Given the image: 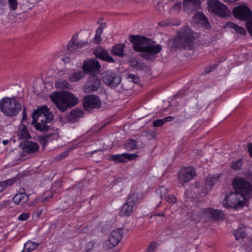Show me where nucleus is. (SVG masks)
<instances>
[{"label":"nucleus","instance_id":"nucleus-1","mask_svg":"<svg viewBox=\"0 0 252 252\" xmlns=\"http://www.w3.org/2000/svg\"><path fill=\"white\" fill-rule=\"evenodd\" d=\"M54 116L49 109L44 105L34 110L32 114V123L40 131L48 129L53 120Z\"/></svg>","mask_w":252,"mask_h":252},{"label":"nucleus","instance_id":"nucleus-2","mask_svg":"<svg viewBox=\"0 0 252 252\" xmlns=\"http://www.w3.org/2000/svg\"><path fill=\"white\" fill-rule=\"evenodd\" d=\"M50 98L62 112L76 105L78 102V98L69 92H55L50 95Z\"/></svg>","mask_w":252,"mask_h":252},{"label":"nucleus","instance_id":"nucleus-3","mask_svg":"<svg viewBox=\"0 0 252 252\" xmlns=\"http://www.w3.org/2000/svg\"><path fill=\"white\" fill-rule=\"evenodd\" d=\"M129 40L133 43V48L136 51L158 53L161 50L160 45L153 46V41L144 36L130 35L129 37Z\"/></svg>","mask_w":252,"mask_h":252},{"label":"nucleus","instance_id":"nucleus-4","mask_svg":"<svg viewBox=\"0 0 252 252\" xmlns=\"http://www.w3.org/2000/svg\"><path fill=\"white\" fill-rule=\"evenodd\" d=\"M194 37L188 26H184L181 29L179 35L173 40L172 48L175 50L178 49H190L192 47Z\"/></svg>","mask_w":252,"mask_h":252},{"label":"nucleus","instance_id":"nucleus-5","mask_svg":"<svg viewBox=\"0 0 252 252\" xmlns=\"http://www.w3.org/2000/svg\"><path fill=\"white\" fill-rule=\"evenodd\" d=\"M21 103L14 98L4 97L0 100V109L7 117H13L21 110Z\"/></svg>","mask_w":252,"mask_h":252},{"label":"nucleus","instance_id":"nucleus-6","mask_svg":"<svg viewBox=\"0 0 252 252\" xmlns=\"http://www.w3.org/2000/svg\"><path fill=\"white\" fill-rule=\"evenodd\" d=\"M245 196L242 193L233 192L226 196L223 201L225 207L239 208L244 205Z\"/></svg>","mask_w":252,"mask_h":252},{"label":"nucleus","instance_id":"nucleus-7","mask_svg":"<svg viewBox=\"0 0 252 252\" xmlns=\"http://www.w3.org/2000/svg\"><path fill=\"white\" fill-rule=\"evenodd\" d=\"M101 85V79L96 75H92L87 78L86 82L83 86V90L85 93L90 94L96 91Z\"/></svg>","mask_w":252,"mask_h":252},{"label":"nucleus","instance_id":"nucleus-8","mask_svg":"<svg viewBox=\"0 0 252 252\" xmlns=\"http://www.w3.org/2000/svg\"><path fill=\"white\" fill-rule=\"evenodd\" d=\"M232 184L235 191L242 193L245 196L252 190L251 184L243 178H235L233 180Z\"/></svg>","mask_w":252,"mask_h":252},{"label":"nucleus","instance_id":"nucleus-9","mask_svg":"<svg viewBox=\"0 0 252 252\" xmlns=\"http://www.w3.org/2000/svg\"><path fill=\"white\" fill-rule=\"evenodd\" d=\"M232 13L235 18L243 21H247L251 19L252 16V10L246 5H239L234 7Z\"/></svg>","mask_w":252,"mask_h":252},{"label":"nucleus","instance_id":"nucleus-10","mask_svg":"<svg viewBox=\"0 0 252 252\" xmlns=\"http://www.w3.org/2000/svg\"><path fill=\"white\" fill-rule=\"evenodd\" d=\"M208 9L221 17L226 16L227 7L219 0H209L208 3Z\"/></svg>","mask_w":252,"mask_h":252},{"label":"nucleus","instance_id":"nucleus-11","mask_svg":"<svg viewBox=\"0 0 252 252\" xmlns=\"http://www.w3.org/2000/svg\"><path fill=\"white\" fill-rule=\"evenodd\" d=\"M195 170L191 167H183L178 172V181L180 184H184L193 179L195 176Z\"/></svg>","mask_w":252,"mask_h":252},{"label":"nucleus","instance_id":"nucleus-12","mask_svg":"<svg viewBox=\"0 0 252 252\" xmlns=\"http://www.w3.org/2000/svg\"><path fill=\"white\" fill-rule=\"evenodd\" d=\"M83 105L86 110L99 108L101 105L99 98L94 95H88L83 98Z\"/></svg>","mask_w":252,"mask_h":252},{"label":"nucleus","instance_id":"nucleus-13","mask_svg":"<svg viewBox=\"0 0 252 252\" xmlns=\"http://www.w3.org/2000/svg\"><path fill=\"white\" fill-rule=\"evenodd\" d=\"M198 216L201 218H212L214 220H219L223 217V213L220 210L207 208L200 210Z\"/></svg>","mask_w":252,"mask_h":252},{"label":"nucleus","instance_id":"nucleus-14","mask_svg":"<svg viewBox=\"0 0 252 252\" xmlns=\"http://www.w3.org/2000/svg\"><path fill=\"white\" fill-rule=\"evenodd\" d=\"M100 67L101 66L97 60L88 59L84 62L82 69L86 74L98 72Z\"/></svg>","mask_w":252,"mask_h":252},{"label":"nucleus","instance_id":"nucleus-15","mask_svg":"<svg viewBox=\"0 0 252 252\" xmlns=\"http://www.w3.org/2000/svg\"><path fill=\"white\" fill-rule=\"evenodd\" d=\"M103 81L107 85L116 87L121 82V78L115 73L111 71H107L104 74Z\"/></svg>","mask_w":252,"mask_h":252},{"label":"nucleus","instance_id":"nucleus-16","mask_svg":"<svg viewBox=\"0 0 252 252\" xmlns=\"http://www.w3.org/2000/svg\"><path fill=\"white\" fill-rule=\"evenodd\" d=\"M137 157V156L136 154L125 153L122 154L111 155L109 156L108 159L115 162L124 163L126 162V159L132 160Z\"/></svg>","mask_w":252,"mask_h":252},{"label":"nucleus","instance_id":"nucleus-17","mask_svg":"<svg viewBox=\"0 0 252 252\" xmlns=\"http://www.w3.org/2000/svg\"><path fill=\"white\" fill-rule=\"evenodd\" d=\"M183 5L185 10L191 12L201 7L200 0H184Z\"/></svg>","mask_w":252,"mask_h":252},{"label":"nucleus","instance_id":"nucleus-18","mask_svg":"<svg viewBox=\"0 0 252 252\" xmlns=\"http://www.w3.org/2000/svg\"><path fill=\"white\" fill-rule=\"evenodd\" d=\"M124 231L122 229H117L112 231L110 234L109 241L114 247L117 245L122 240Z\"/></svg>","mask_w":252,"mask_h":252},{"label":"nucleus","instance_id":"nucleus-19","mask_svg":"<svg viewBox=\"0 0 252 252\" xmlns=\"http://www.w3.org/2000/svg\"><path fill=\"white\" fill-rule=\"evenodd\" d=\"M77 36L74 35L67 44V50L69 52H74L88 43L87 42H77Z\"/></svg>","mask_w":252,"mask_h":252},{"label":"nucleus","instance_id":"nucleus-20","mask_svg":"<svg viewBox=\"0 0 252 252\" xmlns=\"http://www.w3.org/2000/svg\"><path fill=\"white\" fill-rule=\"evenodd\" d=\"M83 115V111L78 108L72 109L68 115L69 122L74 123Z\"/></svg>","mask_w":252,"mask_h":252},{"label":"nucleus","instance_id":"nucleus-21","mask_svg":"<svg viewBox=\"0 0 252 252\" xmlns=\"http://www.w3.org/2000/svg\"><path fill=\"white\" fill-rule=\"evenodd\" d=\"M29 195L25 192L17 193L13 196V201L15 204L22 205L29 200Z\"/></svg>","mask_w":252,"mask_h":252},{"label":"nucleus","instance_id":"nucleus-22","mask_svg":"<svg viewBox=\"0 0 252 252\" xmlns=\"http://www.w3.org/2000/svg\"><path fill=\"white\" fill-rule=\"evenodd\" d=\"M17 135L18 138L20 140L28 139L31 138L27 127L25 124H21L19 126Z\"/></svg>","mask_w":252,"mask_h":252},{"label":"nucleus","instance_id":"nucleus-23","mask_svg":"<svg viewBox=\"0 0 252 252\" xmlns=\"http://www.w3.org/2000/svg\"><path fill=\"white\" fill-rule=\"evenodd\" d=\"M85 76V72L83 70H76L69 75L68 80L70 82H76L83 79Z\"/></svg>","mask_w":252,"mask_h":252},{"label":"nucleus","instance_id":"nucleus-24","mask_svg":"<svg viewBox=\"0 0 252 252\" xmlns=\"http://www.w3.org/2000/svg\"><path fill=\"white\" fill-rule=\"evenodd\" d=\"M193 20L196 23H200L205 27L209 26L207 18L202 12H197L193 17Z\"/></svg>","mask_w":252,"mask_h":252},{"label":"nucleus","instance_id":"nucleus-25","mask_svg":"<svg viewBox=\"0 0 252 252\" xmlns=\"http://www.w3.org/2000/svg\"><path fill=\"white\" fill-rule=\"evenodd\" d=\"M23 148L26 152L33 153L38 151L39 146L36 143L27 141L25 142L24 147Z\"/></svg>","mask_w":252,"mask_h":252},{"label":"nucleus","instance_id":"nucleus-26","mask_svg":"<svg viewBox=\"0 0 252 252\" xmlns=\"http://www.w3.org/2000/svg\"><path fill=\"white\" fill-rule=\"evenodd\" d=\"M96 58H99L103 61H105L110 63H114V60L110 56L108 53L104 50H96L95 52Z\"/></svg>","mask_w":252,"mask_h":252},{"label":"nucleus","instance_id":"nucleus-27","mask_svg":"<svg viewBox=\"0 0 252 252\" xmlns=\"http://www.w3.org/2000/svg\"><path fill=\"white\" fill-rule=\"evenodd\" d=\"M226 27L228 28L233 29L236 32L240 33V34L244 35L246 34V31L244 28L239 26L233 22H227Z\"/></svg>","mask_w":252,"mask_h":252},{"label":"nucleus","instance_id":"nucleus-28","mask_svg":"<svg viewBox=\"0 0 252 252\" xmlns=\"http://www.w3.org/2000/svg\"><path fill=\"white\" fill-rule=\"evenodd\" d=\"M125 47V46L124 44H117L113 46L112 53L115 56L122 57L124 55Z\"/></svg>","mask_w":252,"mask_h":252},{"label":"nucleus","instance_id":"nucleus-29","mask_svg":"<svg viewBox=\"0 0 252 252\" xmlns=\"http://www.w3.org/2000/svg\"><path fill=\"white\" fill-rule=\"evenodd\" d=\"M133 205L126 202L120 211V215L122 216H129L133 212Z\"/></svg>","mask_w":252,"mask_h":252},{"label":"nucleus","instance_id":"nucleus-30","mask_svg":"<svg viewBox=\"0 0 252 252\" xmlns=\"http://www.w3.org/2000/svg\"><path fill=\"white\" fill-rule=\"evenodd\" d=\"M55 86L61 89H71L72 86L66 80L63 79H60L55 82Z\"/></svg>","mask_w":252,"mask_h":252},{"label":"nucleus","instance_id":"nucleus-31","mask_svg":"<svg viewBox=\"0 0 252 252\" xmlns=\"http://www.w3.org/2000/svg\"><path fill=\"white\" fill-rule=\"evenodd\" d=\"M220 175L219 174L215 175H209L206 178L205 183L207 185L212 186L219 182Z\"/></svg>","mask_w":252,"mask_h":252},{"label":"nucleus","instance_id":"nucleus-32","mask_svg":"<svg viewBox=\"0 0 252 252\" xmlns=\"http://www.w3.org/2000/svg\"><path fill=\"white\" fill-rule=\"evenodd\" d=\"M174 117L172 116H168L165 117L161 119H158L154 121L153 123V125L155 127H160L162 126L167 122H169L173 121Z\"/></svg>","mask_w":252,"mask_h":252},{"label":"nucleus","instance_id":"nucleus-33","mask_svg":"<svg viewBox=\"0 0 252 252\" xmlns=\"http://www.w3.org/2000/svg\"><path fill=\"white\" fill-rule=\"evenodd\" d=\"M129 62L131 63V66L137 70H145L147 68L146 64L143 63L138 62L135 59L131 58L129 60Z\"/></svg>","mask_w":252,"mask_h":252},{"label":"nucleus","instance_id":"nucleus-34","mask_svg":"<svg viewBox=\"0 0 252 252\" xmlns=\"http://www.w3.org/2000/svg\"><path fill=\"white\" fill-rule=\"evenodd\" d=\"M233 234L236 240H239L245 238L247 236L246 230L244 227H240L234 230L233 231Z\"/></svg>","mask_w":252,"mask_h":252},{"label":"nucleus","instance_id":"nucleus-35","mask_svg":"<svg viewBox=\"0 0 252 252\" xmlns=\"http://www.w3.org/2000/svg\"><path fill=\"white\" fill-rule=\"evenodd\" d=\"M38 245L39 244H37L31 241H28L24 245L23 251L25 252H31L34 250Z\"/></svg>","mask_w":252,"mask_h":252},{"label":"nucleus","instance_id":"nucleus-36","mask_svg":"<svg viewBox=\"0 0 252 252\" xmlns=\"http://www.w3.org/2000/svg\"><path fill=\"white\" fill-rule=\"evenodd\" d=\"M125 147L128 151H132L137 148V141L131 139H128L125 144Z\"/></svg>","mask_w":252,"mask_h":252},{"label":"nucleus","instance_id":"nucleus-37","mask_svg":"<svg viewBox=\"0 0 252 252\" xmlns=\"http://www.w3.org/2000/svg\"><path fill=\"white\" fill-rule=\"evenodd\" d=\"M15 181V180L14 179H10L4 181L0 182V192L5 189L8 186L12 185L14 184Z\"/></svg>","mask_w":252,"mask_h":252},{"label":"nucleus","instance_id":"nucleus-38","mask_svg":"<svg viewBox=\"0 0 252 252\" xmlns=\"http://www.w3.org/2000/svg\"><path fill=\"white\" fill-rule=\"evenodd\" d=\"M138 195L135 192H133L129 195L126 202L134 206L138 202Z\"/></svg>","mask_w":252,"mask_h":252},{"label":"nucleus","instance_id":"nucleus-39","mask_svg":"<svg viewBox=\"0 0 252 252\" xmlns=\"http://www.w3.org/2000/svg\"><path fill=\"white\" fill-rule=\"evenodd\" d=\"M157 53H154L152 52H143V53L140 55L142 58H145L148 61H152L155 59V55Z\"/></svg>","mask_w":252,"mask_h":252},{"label":"nucleus","instance_id":"nucleus-40","mask_svg":"<svg viewBox=\"0 0 252 252\" xmlns=\"http://www.w3.org/2000/svg\"><path fill=\"white\" fill-rule=\"evenodd\" d=\"M242 163L243 161L241 159L236 161H232L231 162V167L235 170L239 169L242 166Z\"/></svg>","mask_w":252,"mask_h":252},{"label":"nucleus","instance_id":"nucleus-41","mask_svg":"<svg viewBox=\"0 0 252 252\" xmlns=\"http://www.w3.org/2000/svg\"><path fill=\"white\" fill-rule=\"evenodd\" d=\"M11 201L5 200L0 202V211L3 209H7L10 207Z\"/></svg>","mask_w":252,"mask_h":252},{"label":"nucleus","instance_id":"nucleus-42","mask_svg":"<svg viewBox=\"0 0 252 252\" xmlns=\"http://www.w3.org/2000/svg\"><path fill=\"white\" fill-rule=\"evenodd\" d=\"M9 7L12 10H15L17 8L18 2L17 0H8Z\"/></svg>","mask_w":252,"mask_h":252},{"label":"nucleus","instance_id":"nucleus-43","mask_svg":"<svg viewBox=\"0 0 252 252\" xmlns=\"http://www.w3.org/2000/svg\"><path fill=\"white\" fill-rule=\"evenodd\" d=\"M157 193L159 194L160 196L162 197L167 193L168 189L164 187H160L157 189Z\"/></svg>","mask_w":252,"mask_h":252},{"label":"nucleus","instance_id":"nucleus-44","mask_svg":"<svg viewBox=\"0 0 252 252\" xmlns=\"http://www.w3.org/2000/svg\"><path fill=\"white\" fill-rule=\"evenodd\" d=\"M127 78L128 79L130 80L134 83H137L139 81V79L137 76L131 73L128 74L127 75Z\"/></svg>","mask_w":252,"mask_h":252},{"label":"nucleus","instance_id":"nucleus-45","mask_svg":"<svg viewBox=\"0 0 252 252\" xmlns=\"http://www.w3.org/2000/svg\"><path fill=\"white\" fill-rule=\"evenodd\" d=\"M165 200L169 203L172 204H174L176 202V198L173 195L166 196Z\"/></svg>","mask_w":252,"mask_h":252},{"label":"nucleus","instance_id":"nucleus-46","mask_svg":"<svg viewBox=\"0 0 252 252\" xmlns=\"http://www.w3.org/2000/svg\"><path fill=\"white\" fill-rule=\"evenodd\" d=\"M30 217V214L29 213H24L20 214L18 217L19 220L23 221L27 220Z\"/></svg>","mask_w":252,"mask_h":252},{"label":"nucleus","instance_id":"nucleus-47","mask_svg":"<svg viewBox=\"0 0 252 252\" xmlns=\"http://www.w3.org/2000/svg\"><path fill=\"white\" fill-rule=\"evenodd\" d=\"M246 27L249 33L252 36V19H250L247 21Z\"/></svg>","mask_w":252,"mask_h":252},{"label":"nucleus","instance_id":"nucleus-48","mask_svg":"<svg viewBox=\"0 0 252 252\" xmlns=\"http://www.w3.org/2000/svg\"><path fill=\"white\" fill-rule=\"evenodd\" d=\"M157 246V243L155 242H152L148 248L146 252H154Z\"/></svg>","mask_w":252,"mask_h":252},{"label":"nucleus","instance_id":"nucleus-49","mask_svg":"<svg viewBox=\"0 0 252 252\" xmlns=\"http://www.w3.org/2000/svg\"><path fill=\"white\" fill-rule=\"evenodd\" d=\"M252 243H251V246H247V247H241L238 250L239 252H252V246L251 245Z\"/></svg>","mask_w":252,"mask_h":252},{"label":"nucleus","instance_id":"nucleus-50","mask_svg":"<svg viewBox=\"0 0 252 252\" xmlns=\"http://www.w3.org/2000/svg\"><path fill=\"white\" fill-rule=\"evenodd\" d=\"M48 135H46L44 137H42L40 139V142L42 144L43 147H45L48 144Z\"/></svg>","mask_w":252,"mask_h":252},{"label":"nucleus","instance_id":"nucleus-51","mask_svg":"<svg viewBox=\"0 0 252 252\" xmlns=\"http://www.w3.org/2000/svg\"><path fill=\"white\" fill-rule=\"evenodd\" d=\"M105 26V25L104 23L101 24L100 26L97 29L95 33L101 35Z\"/></svg>","mask_w":252,"mask_h":252},{"label":"nucleus","instance_id":"nucleus-52","mask_svg":"<svg viewBox=\"0 0 252 252\" xmlns=\"http://www.w3.org/2000/svg\"><path fill=\"white\" fill-rule=\"evenodd\" d=\"M217 65H218V64H216V65L214 64V65L210 66L209 67L206 68L205 69L204 72L206 74L210 73L213 70L215 69Z\"/></svg>","mask_w":252,"mask_h":252},{"label":"nucleus","instance_id":"nucleus-53","mask_svg":"<svg viewBox=\"0 0 252 252\" xmlns=\"http://www.w3.org/2000/svg\"><path fill=\"white\" fill-rule=\"evenodd\" d=\"M101 35L95 33V36L94 38V42L95 43L98 44L101 42Z\"/></svg>","mask_w":252,"mask_h":252},{"label":"nucleus","instance_id":"nucleus-54","mask_svg":"<svg viewBox=\"0 0 252 252\" xmlns=\"http://www.w3.org/2000/svg\"><path fill=\"white\" fill-rule=\"evenodd\" d=\"M68 155V152L67 151H64L59 155L60 159H63L66 157Z\"/></svg>","mask_w":252,"mask_h":252},{"label":"nucleus","instance_id":"nucleus-55","mask_svg":"<svg viewBox=\"0 0 252 252\" xmlns=\"http://www.w3.org/2000/svg\"><path fill=\"white\" fill-rule=\"evenodd\" d=\"M247 148L250 156L252 157V142L248 145Z\"/></svg>","mask_w":252,"mask_h":252},{"label":"nucleus","instance_id":"nucleus-56","mask_svg":"<svg viewBox=\"0 0 252 252\" xmlns=\"http://www.w3.org/2000/svg\"><path fill=\"white\" fill-rule=\"evenodd\" d=\"M62 60L65 63H69L70 61H71V60H70V58L67 56L66 57H64L63 58H62Z\"/></svg>","mask_w":252,"mask_h":252},{"label":"nucleus","instance_id":"nucleus-57","mask_svg":"<svg viewBox=\"0 0 252 252\" xmlns=\"http://www.w3.org/2000/svg\"><path fill=\"white\" fill-rule=\"evenodd\" d=\"M43 212L42 209L38 208L36 211H35L36 215L37 216V217H39L41 215V214Z\"/></svg>","mask_w":252,"mask_h":252},{"label":"nucleus","instance_id":"nucleus-58","mask_svg":"<svg viewBox=\"0 0 252 252\" xmlns=\"http://www.w3.org/2000/svg\"><path fill=\"white\" fill-rule=\"evenodd\" d=\"M27 120V114L26 112V109L24 108L23 110V117H22V121H24Z\"/></svg>","mask_w":252,"mask_h":252},{"label":"nucleus","instance_id":"nucleus-59","mask_svg":"<svg viewBox=\"0 0 252 252\" xmlns=\"http://www.w3.org/2000/svg\"><path fill=\"white\" fill-rule=\"evenodd\" d=\"M168 25V24L167 23L163 22V21L158 23V25L159 26H161V27H163L167 26Z\"/></svg>","mask_w":252,"mask_h":252},{"label":"nucleus","instance_id":"nucleus-60","mask_svg":"<svg viewBox=\"0 0 252 252\" xmlns=\"http://www.w3.org/2000/svg\"><path fill=\"white\" fill-rule=\"evenodd\" d=\"M155 216L164 217V216H165V214L162 213H157L155 215Z\"/></svg>","mask_w":252,"mask_h":252},{"label":"nucleus","instance_id":"nucleus-61","mask_svg":"<svg viewBox=\"0 0 252 252\" xmlns=\"http://www.w3.org/2000/svg\"><path fill=\"white\" fill-rule=\"evenodd\" d=\"M182 5V2H177L174 6V7L175 6H178V7H181Z\"/></svg>","mask_w":252,"mask_h":252},{"label":"nucleus","instance_id":"nucleus-62","mask_svg":"<svg viewBox=\"0 0 252 252\" xmlns=\"http://www.w3.org/2000/svg\"><path fill=\"white\" fill-rule=\"evenodd\" d=\"M7 143H8V141H7V140H3V141H2V143H3L4 145H6Z\"/></svg>","mask_w":252,"mask_h":252},{"label":"nucleus","instance_id":"nucleus-63","mask_svg":"<svg viewBox=\"0 0 252 252\" xmlns=\"http://www.w3.org/2000/svg\"><path fill=\"white\" fill-rule=\"evenodd\" d=\"M159 10L160 12H163L164 11L163 8H162V9H161V8H160L159 9Z\"/></svg>","mask_w":252,"mask_h":252},{"label":"nucleus","instance_id":"nucleus-64","mask_svg":"<svg viewBox=\"0 0 252 252\" xmlns=\"http://www.w3.org/2000/svg\"><path fill=\"white\" fill-rule=\"evenodd\" d=\"M250 178H249V179H250V180H251V181H252V174H251L250 175Z\"/></svg>","mask_w":252,"mask_h":252}]
</instances>
